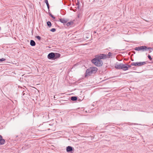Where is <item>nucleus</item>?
<instances>
[{
	"mask_svg": "<svg viewBox=\"0 0 153 153\" xmlns=\"http://www.w3.org/2000/svg\"><path fill=\"white\" fill-rule=\"evenodd\" d=\"M91 62L92 63L97 66H101L103 64L102 61L100 59L98 58L97 56H96L95 58L92 60Z\"/></svg>",
	"mask_w": 153,
	"mask_h": 153,
	"instance_id": "f257e3e1",
	"label": "nucleus"
},
{
	"mask_svg": "<svg viewBox=\"0 0 153 153\" xmlns=\"http://www.w3.org/2000/svg\"><path fill=\"white\" fill-rule=\"evenodd\" d=\"M97 70V68L96 67H91L87 70L86 74L87 75H90L91 74L95 73Z\"/></svg>",
	"mask_w": 153,
	"mask_h": 153,
	"instance_id": "f03ea898",
	"label": "nucleus"
},
{
	"mask_svg": "<svg viewBox=\"0 0 153 153\" xmlns=\"http://www.w3.org/2000/svg\"><path fill=\"white\" fill-rule=\"evenodd\" d=\"M150 49L151 48H147L146 46H141L136 47L135 48L134 50L137 51H146L147 49Z\"/></svg>",
	"mask_w": 153,
	"mask_h": 153,
	"instance_id": "7ed1b4c3",
	"label": "nucleus"
},
{
	"mask_svg": "<svg viewBox=\"0 0 153 153\" xmlns=\"http://www.w3.org/2000/svg\"><path fill=\"white\" fill-rule=\"evenodd\" d=\"M146 64V62H132L131 64V65H134L135 66H141L145 65Z\"/></svg>",
	"mask_w": 153,
	"mask_h": 153,
	"instance_id": "20e7f679",
	"label": "nucleus"
},
{
	"mask_svg": "<svg viewBox=\"0 0 153 153\" xmlns=\"http://www.w3.org/2000/svg\"><path fill=\"white\" fill-rule=\"evenodd\" d=\"M131 67V66L129 65L122 64L121 69H123V70L126 71L128 70V68Z\"/></svg>",
	"mask_w": 153,
	"mask_h": 153,
	"instance_id": "39448f33",
	"label": "nucleus"
},
{
	"mask_svg": "<svg viewBox=\"0 0 153 153\" xmlns=\"http://www.w3.org/2000/svg\"><path fill=\"white\" fill-rule=\"evenodd\" d=\"M97 57L98 58L100 59H105L107 58V55L106 54H102L100 55H97Z\"/></svg>",
	"mask_w": 153,
	"mask_h": 153,
	"instance_id": "423d86ee",
	"label": "nucleus"
},
{
	"mask_svg": "<svg viewBox=\"0 0 153 153\" xmlns=\"http://www.w3.org/2000/svg\"><path fill=\"white\" fill-rule=\"evenodd\" d=\"M55 57V54L54 53H49L48 56V58L49 59H51L53 58L54 59Z\"/></svg>",
	"mask_w": 153,
	"mask_h": 153,
	"instance_id": "0eeeda50",
	"label": "nucleus"
},
{
	"mask_svg": "<svg viewBox=\"0 0 153 153\" xmlns=\"http://www.w3.org/2000/svg\"><path fill=\"white\" fill-rule=\"evenodd\" d=\"M122 64H116L115 66V67L117 69H121Z\"/></svg>",
	"mask_w": 153,
	"mask_h": 153,
	"instance_id": "6e6552de",
	"label": "nucleus"
},
{
	"mask_svg": "<svg viewBox=\"0 0 153 153\" xmlns=\"http://www.w3.org/2000/svg\"><path fill=\"white\" fill-rule=\"evenodd\" d=\"M54 59L59 58L60 56V54L58 53H54Z\"/></svg>",
	"mask_w": 153,
	"mask_h": 153,
	"instance_id": "1a4fd4ad",
	"label": "nucleus"
},
{
	"mask_svg": "<svg viewBox=\"0 0 153 153\" xmlns=\"http://www.w3.org/2000/svg\"><path fill=\"white\" fill-rule=\"evenodd\" d=\"M59 21L62 23H65L67 22L68 20L64 19H59Z\"/></svg>",
	"mask_w": 153,
	"mask_h": 153,
	"instance_id": "9d476101",
	"label": "nucleus"
},
{
	"mask_svg": "<svg viewBox=\"0 0 153 153\" xmlns=\"http://www.w3.org/2000/svg\"><path fill=\"white\" fill-rule=\"evenodd\" d=\"M72 148L70 146H68L67 147L66 150L67 152H70L72 151Z\"/></svg>",
	"mask_w": 153,
	"mask_h": 153,
	"instance_id": "9b49d317",
	"label": "nucleus"
},
{
	"mask_svg": "<svg viewBox=\"0 0 153 153\" xmlns=\"http://www.w3.org/2000/svg\"><path fill=\"white\" fill-rule=\"evenodd\" d=\"M5 141V140L2 138L0 139V145H3L4 144Z\"/></svg>",
	"mask_w": 153,
	"mask_h": 153,
	"instance_id": "f8f14e48",
	"label": "nucleus"
},
{
	"mask_svg": "<svg viewBox=\"0 0 153 153\" xmlns=\"http://www.w3.org/2000/svg\"><path fill=\"white\" fill-rule=\"evenodd\" d=\"M30 45L32 46H34L36 45V43L33 40H31L30 42Z\"/></svg>",
	"mask_w": 153,
	"mask_h": 153,
	"instance_id": "ddd939ff",
	"label": "nucleus"
},
{
	"mask_svg": "<svg viewBox=\"0 0 153 153\" xmlns=\"http://www.w3.org/2000/svg\"><path fill=\"white\" fill-rule=\"evenodd\" d=\"M77 99V97H72L71 98V99L72 101L76 100Z\"/></svg>",
	"mask_w": 153,
	"mask_h": 153,
	"instance_id": "4468645a",
	"label": "nucleus"
},
{
	"mask_svg": "<svg viewBox=\"0 0 153 153\" xmlns=\"http://www.w3.org/2000/svg\"><path fill=\"white\" fill-rule=\"evenodd\" d=\"M73 24V22H69L67 24V26H68L70 25H72Z\"/></svg>",
	"mask_w": 153,
	"mask_h": 153,
	"instance_id": "2eb2a0df",
	"label": "nucleus"
},
{
	"mask_svg": "<svg viewBox=\"0 0 153 153\" xmlns=\"http://www.w3.org/2000/svg\"><path fill=\"white\" fill-rule=\"evenodd\" d=\"M45 0V2L46 4V5H47V6L48 7V8L49 9V4L48 3V0Z\"/></svg>",
	"mask_w": 153,
	"mask_h": 153,
	"instance_id": "dca6fc26",
	"label": "nucleus"
},
{
	"mask_svg": "<svg viewBox=\"0 0 153 153\" xmlns=\"http://www.w3.org/2000/svg\"><path fill=\"white\" fill-rule=\"evenodd\" d=\"M47 25L49 27H50L51 25V22L49 21H48V22H47Z\"/></svg>",
	"mask_w": 153,
	"mask_h": 153,
	"instance_id": "f3484780",
	"label": "nucleus"
},
{
	"mask_svg": "<svg viewBox=\"0 0 153 153\" xmlns=\"http://www.w3.org/2000/svg\"><path fill=\"white\" fill-rule=\"evenodd\" d=\"M111 55V52H109L108 53V54H106L107 58H109L110 57V56Z\"/></svg>",
	"mask_w": 153,
	"mask_h": 153,
	"instance_id": "a211bd4d",
	"label": "nucleus"
},
{
	"mask_svg": "<svg viewBox=\"0 0 153 153\" xmlns=\"http://www.w3.org/2000/svg\"><path fill=\"white\" fill-rule=\"evenodd\" d=\"M36 38L37 39L39 40L41 39V37L39 36H37L36 37Z\"/></svg>",
	"mask_w": 153,
	"mask_h": 153,
	"instance_id": "6ab92c4d",
	"label": "nucleus"
},
{
	"mask_svg": "<svg viewBox=\"0 0 153 153\" xmlns=\"http://www.w3.org/2000/svg\"><path fill=\"white\" fill-rule=\"evenodd\" d=\"M50 30L52 32H54L56 31V29L55 28H53L51 29Z\"/></svg>",
	"mask_w": 153,
	"mask_h": 153,
	"instance_id": "aec40b11",
	"label": "nucleus"
},
{
	"mask_svg": "<svg viewBox=\"0 0 153 153\" xmlns=\"http://www.w3.org/2000/svg\"><path fill=\"white\" fill-rule=\"evenodd\" d=\"M5 60H6V59L4 58H2L1 59V62L4 61H5Z\"/></svg>",
	"mask_w": 153,
	"mask_h": 153,
	"instance_id": "412c9836",
	"label": "nucleus"
},
{
	"mask_svg": "<svg viewBox=\"0 0 153 153\" xmlns=\"http://www.w3.org/2000/svg\"><path fill=\"white\" fill-rule=\"evenodd\" d=\"M148 58L151 60L152 59V58L151 57V56L150 55H148Z\"/></svg>",
	"mask_w": 153,
	"mask_h": 153,
	"instance_id": "4be33fe9",
	"label": "nucleus"
},
{
	"mask_svg": "<svg viewBox=\"0 0 153 153\" xmlns=\"http://www.w3.org/2000/svg\"><path fill=\"white\" fill-rule=\"evenodd\" d=\"M51 16L53 18H54V19L55 18L53 16H52V15H51Z\"/></svg>",
	"mask_w": 153,
	"mask_h": 153,
	"instance_id": "5701e85b",
	"label": "nucleus"
},
{
	"mask_svg": "<svg viewBox=\"0 0 153 153\" xmlns=\"http://www.w3.org/2000/svg\"><path fill=\"white\" fill-rule=\"evenodd\" d=\"M2 138V137L1 135H0V139L1 138Z\"/></svg>",
	"mask_w": 153,
	"mask_h": 153,
	"instance_id": "b1692460",
	"label": "nucleus"
},
{
	"mask_svg": "<svg viewBox=\"0 0 153 153\" xmlns=\"http://www.w3.org/2000/svg\"><path fill=\"white\" fill-rule=\"evenodd\" d=\"M1 61V59H0V62Z\"/></svg>",
	"mask_w": 153,
	"mask_h": 153,
	"instance_id": "393cba45",
	"label": "nucleus"
}]
</instances>
